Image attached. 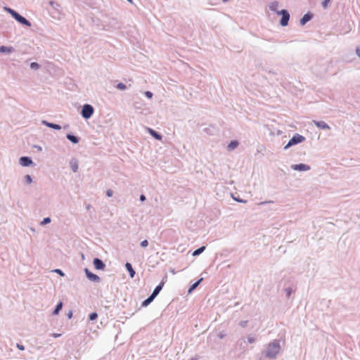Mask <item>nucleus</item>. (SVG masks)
I'll use <instances>...</instances> for the list:
<instances>
[{
  "label": "nucleus",
  "mask_w": 360,
  "mask_h": 360,
  "mask_svg": "<svg viewBox=\"0 0 360 360\" xmlns=\"http://www.w3.org/2000/svg\"><path fill=\"white\" fill-rule=\"evenodd\" d=\"M280 352V345L278 342H274L268 345L266 355L270 358H274Z\"/></svg>",
  "instance_id": "nucleus-1"
},
{
  "label": "nucleus",
  "mask_w": 360,
  "mask_h": 360,
  "mask_svg": "<svg viewBox=\"0 0 360 360\" xmlns=\"http://www.w3.org/2000/svg\"><path fill=\"white\" fill-rule=\"evenodd\" d=\"M304 139H305V138L303 136L300 135V134H296V135L292 136V138L289 141V142L284 147V148L287 149L289 147H290V146H293L295 144H297V143H302V141H304Z\"/></svg>",
  "instance_id": "nucleus-2"
},
{
  "label": "nucleus",
  "mask_w": 360,
  "mask_h": 360,
  "mask_svg": "<svg viewBox=\"0 0 360 360\" xmlns=\"http://www.w3.org/2000/svg\"><path fill=\"white\" fill-rule=\"evenodd\" d=\"M93 112H94V108L91 105H88V104L84 105L82 110V115L83 117L88 119L91 117V115H93Z\"/></svg>",
  "instance_id": "nucleus-3"
},
{
  "label": "nucleus",
  "mask_w": 360,
  "mask_h": 360,
  "mask_svg": "<svg viewBox=\"0 0 360 360\" xmlns=\"http://www.w3.org/2000/svg\"><path fill=\"white\" fill-rule=\"evenodd\" d=\"M279 14H281L282 17L281 19V25L282 26H286L288 23V20L290 18V15L288 12L286 10H282L281 12L278 13Z\"/></svg>",
  "instance_id": "nucleus-4"
},
{
  "label": "nucleus",
  "mask_w": 360,
  "mask_h": 360,
  "mask_svg": "<svg viewBox=\"0 0 360 360\" xmlns=\"http://www.w3.org/2000/svg\"><path fill=\"white\" fill-rule=\"evenodd\" d=\"M292 168L299 171H307L310 169V167L304 164L294 165L292 166Z\"/></svg>",
  "instance_id": "nucleus-5"
},
{
  "label": "nucleus",
  "mask_w": 360,
  "mask_h": 360,
  "mask_svg": "<svg viewBox=\"0 0 360 360\" xmlns=\"http://www.w3.org/2000/svg\"><path fill=\"white\" fill-rule=\"evenodd\" d=\"M94 265L96 269L102 270L105 268L104 263L98 258L94 259Z\"/></svg>",
  "instance_id": "nucleus-6"
},
{
  "label": "nucleus",
  "mask_w": 360,
  "mask_h": 360,
  "mask_svg": "<svg viewBox=\"0 0 360 360\" xmlns=\"http://www.w3.org/2000/svg\"><path fill=\"white\" fill-rule=\"evenodd\" d=\"M20 163L22 166H29L32 163V160L27 157H22L20 159Z\"/></svg>",
  "instance_id": "nucleus-7"
},
{
  "label": "nucleus",
  "mask_w": 360,
  "mask_h": 360,
  "mask_svg": "<svg viewBox=\"0 0 360 360\" xmlns=\"http://www.w3.org/2000/svg\"><path fill=\"white\" fill-rule=\"evenodd\" d=\"M85 272L89 279L94 281H98L99 280V277L97 275L90 272L87 269H85Z\"/></svg>",
  "instance_id": "nucleus-8"
},
{
  "label": "nucleus",
  "mask_w": 360,
  "mask_h": 360,
  "mask_svg": "<svg viewBox=\"0 0 360 360\" xmlns=\"http://www.w3.org/2000/svg\"><path fill=\"white\" fill-rule=\"evenodd\" d=\"M314 124H316V127H318L319 128H321V129H330V127L324 122L323 121H314Z\"/></svg>",
  "instance_id": "nucleus-9"
},
{
  "label": "nucleus",
  "mask_w": 360,
  "mask_h": 360,
  "mask_svg": "<svg viewBox=\"0 0 360 360\" xmlns=\"http://www.w3.org/2000/svg\"><path fill=\"white\" fill-rule=\"evenodd\" d=\"M125 267H126L127 270L129 271L130 277L134 278V275H135V271L132 268L131 264L129 262H127L125 264Z\"/></svg>",
  "instance_id": "nucleus-10"
},
{
  "label": "nucleus",
  "mask_w": 360,
  "mask_h": 360,
  "mask_svg": "<svg viewBox=\"0 0 360 360\" xmlns=\"http://www.w3.org/2000/svg\"><path fill=\"white\" fill-rule=\"evenodd\" d=\"M16 20L22 25H25L29 27L31 26L30 22L27 20H26L24 17L21 16L20 15H18Z\"/></svg>",
  "instance_id": "nucleus-11"
},
{
  "label": "nucleus",
  "mask_w": 360,
  "mask_h": 360,
  "mask_svg": "<svg viewBox=\"0 0 360 360\" xmlns=\"http://www.w3.org/2000/svg\"><path fill=\"white\" fill-rule=\"evenodd\" d=\"M312 18V15L309 13L305 14L300 20L301 25H304L306 22L309 21Z\"/></svg>",
  "instance_id": "nucleus-12"
},
{
  "label": "nucleus",
  "mask_w": 360,
  "mask_h": 360,
  "mask_svg": "<svg viewBox=\"0 0 360 360\" xmlns=\"http://www.w3.org/2000/svg\"><path fill=\"white\" fill-rule=\"evenodd\" d=\"M43 123L46 125L47 127H50V128H52V129H61V127L58 124H53V123H50V122H47L46 121H43Z\"/></svg>",
  "instance_id": "nucleus-13"
},
{
  "label": "nucleus",
  "mask_w": 360,
  "mask_h": 360,
  "mask_svg": "<svg viewBox=\"0 0 360 360\" xmlns=\"http://www.w3.org/2000/svg\"><path fill=\"white\" fill-rule=\"evenodd\" d=\"M163 286V283H161L160 285L155 287V290H153L151 295H153L154 297H155L158 293L160 292Z\"/></svg>",
  "instance_id": "nucleus-14"
},
{
  "label": "nucleus",
  "mask_w": 360,
  "mask_h": 360,
  "mask_svg": "<svg viewBox=\"0 0 360 360\" xmlns=\"http://www.w3.org/2000/svg\"><path fill=\"white\" fill-rule=\"evenodd\" d=\"M13 51V49L11 46H10V47L4 46H0V52L11 53Z\"/></svg>",
  "instance_id": "nucleus-15"
},
{
  "label": "nucleus",
  "mask_w": 360,
  "mask_h": 360,
  "mask_svg": "<svg viewBox=\"0 0 360 360\" xmlns=\"http://www.w3.org/2000/svg\"><path fill=\"white\" fill-rule=\"evenodd\" d=\"M150 134L156 139L158 140H161L162 139V136H160V134H158L156 131H155L154 130L151 129H148Z\"/></svg>",
  "instance_id": "nucleus-16"
},
{
  "label": "nucleus",
  "mask_w": 360,
  "mask_h": 360,
  "mask_svg": "<svg viewBox=\"0 0 360 360\" xmlns=\"http://www.w3.org/2000/svg\"><path fill=\"white\" fill-rule=\"evenodd\" d=\"M238 146V142L237 141H232L229 145H228V149L229 150H233Z\"/></svg>",
  "instance_id": "nucleus-17"
},
{
  "label": "nucleus",
  "mask_w": 360,
  "mask_h": 360,
  "mask_svg": "<svg viewBox=\"0 0 360 360\" xmlns=\"http://www.w3.org/2000/svg\"><path fill=\"white\" fill-rule=\"evenodd\" d=\"M154 298L155 297L153 295H150L148 298H147L146 300H144L142 302V306L143 307L148 306L154 300Z\"/></svg>",
  "instance_id": "nucleus-18"
},
{
  "label": "nucleus",
  "mask_w": 360,
  "mask_h": 360,
  "mask_svg": "<svg viewBox=\"0 0 360 360\" xmlns=\"http://www.w3.org/2000/svg\"><path fill=\"white\" fill-rule=\"evenodd\" d=\"M67 138L72 143H78L79 140L77 139V137L73 136V135H71V134H68L67 135Z\"/></svg>",
  "instance_id": "nucleus-19"
},
{
  "label": "nucleus",
  "mask_w": 360,
  "mask_h": 360,
  "mask_svg": "<svg viewBox=\"0 0 360 360\" xmlns=\"http://www.w3.org/2000/svg\"><path fill=\"white\" fill-rule=\"evenodd\" d=\"M62 307H63V303L60 302L57 304V306L53 311V314H56V315L58 314L59 311L61 310Z\"/></svg>",
  "instance_id": "nucleus-20"
},
{
  "label": "nucleus",
  "mask_w": 360,
  "mask_h": 360,
  "mask_svg": "<svg viewBox=\"0 0 360 360\" xmlns=\"http://www.w3.org/2000/svg\"><path fill=\"white\" fill-rule=\"evenodd\" d=\"M204 250H205V247H204V246H203V247H201V248H200L197 249L196 250H195V251L193 252V256L198 255H200V253H202V252L204 251Z\"/></svg>",
  "instance_id": "nucleus-21"
},
{
  "label": "nucleus",
  "mask_w": 360,
  "mask_h": 360,
  "mask_svg": "<svg viewBox=\"0 0 360 360\" xmlns=\"http://www.w3.org/2000/svg\"><path fill=\"white\" fill-rule=\"evenodd\" d=\"M202 278H200L199 281H197V282H195L194 284H193V285L191 286V288H190V289H189L188 292H191L192 290H193L195 288H197V286L200 284V283L202 281Z\"/></svg>",
  "instance_id": "nucleus-22"
},
{
  "label": "nucleus",
  "mask_w": 360,
  "mask_h": 360,
  "mask_svg": "<svg viewBox=\"0 0 360 360\" xmlns=\"http://www.w3.org/2000/svg\"><path fill=\"white\" fill-rule=\"evenodd\" d=\"M71 167L74 172H77L78 169V164L77 162H72L71 163Z\"/></svg>",
  "instance_id": "nucleus-23"
},
{
  "label": "nucleus",
  "mask_w": 360,
  "mask_h": 360,
  "mask_svg": "<svg viewBox=\"0 0 360 360\" xmlns=\"http://www.w3.org/2000/svg\"><path fill=\"white\" fill-rule=\"evenodd\" d=\"M98 317V314L96 313V312H94V313H91L90 315H89V319L91 321H94L95 319H96Z\"/></svg>",
  "instance_id": "nucleus-24"
},
{
  "label": "nucleus",
  "mask_w": 360,
  "mask_h": 360,
  "mask_svg": "<svg viewBox=\"0 0 360 360\" xmlns=\"http://www.w3.org/2000/svg\"><path fill=\"white\" fill-rule=\"evenodd\" d=\"M117 88L120 90H124L126 89V86L122 83H119L117 85Z\"/></svg>",
  "instance_id": "nucleus-25"
},
{
  "label": "nucleus",
  "mask_w": 360,
  "mask_h": 360,
  "mask_svg": "<svg viewBox=\"0 0 360 360\" xmlns=\"http://www.w3.org/2000/svg\"><path fill=\"white\" fill-rule=\"evenodd\" d=\"M30 67L32 69H38L39 65L38 63H35V62H33L30 64Z\"/></svg>",
  "instance_id": "nucleus-26"
},
{
  "label": "nucleus",
  "mask_w": 360,
  "mask_h": 360,
  "mask_svg": "<svg viewBox=\"0 0 360 360\" xmlns=\"http://www.w3.org/2000/svg\"><path fill=\"white\" fill-rule=\"evenodd\" d=\"M51 221V219L49 217L44 218V220L41 221V224L44 225Z\"/></svg>",
  "instance_id": "nucleus-27"
},
{
  "label": "nucleus",
  "mask_w": 360,
  "mask_h": 360,
  "mask_svg": "<svg viewBox=\"0 0 360 360\" xmlns=\"http://www.w3.org/2000/svg\"><path fill=\"white\" fill-rule=\"evenodd\" d=\"M330 0H323L322 3V6L324 8H326L328 7V5L329 4Z\"/></svg>",
  "instance_id": "nucleus-28"
},
{
  "label": "nucleus",
  "mask_w": 360,
  "mask_h": 360,
  "mask_svg": "<svg viewBox=\"0 0 360 360\" xmlns=\"http://www.w3.org/2000/svg\"><path fill=\"white\" fill-rule=\"evenodd\" d=\"M25 179H26V181H27V182L28 184H31V183H32V178H31V176H30L29 174H27V175L25 176Z\"/></svg>",
  "instance_id": "nucleus-29"
},
{
  "label": "nucleus",
  "mask_w": 360,
  "mask_h": 360,
  "mask_svg": "<svg viewBox=\"0 0 360 360\" xmlns=\"http://www.w3.org/2000/svg\"><path fill=\"white\" fill-rule=\"evenodd\" d=\"M148 240H143V241L141 243V247H143V248H145V247L148 246Z\"/></svg>",
  "instance_id": "nucleus-30"
},
{
  "label": "nucleus",
  "mask_w": 360,
  "mask_h": 360,
  "mask_svg": "<svg viewBox=\"0 0 360 360\" xmlns=\"http://www.w3.org/2000/svg\"><path fill=\"white\" fill-rule=\"evenodd\" d=\"M106 194H107L108 197H111L113 194V192L112 190L108 189L106 192Z\"/></svg>",
  "instance_id": "nucleus-31"
},
{
  "label": "nucleus",
  "mask_w": 360,
  "mask_h": 360,
  "mask_svg": "<svg viewBox=\"0 0 360 360\" xmlns=\"http://www.w3.org/2000/svg\"><path fill=\"white\" fill-rule=\"evenodd\" d=\"M145 94L149 98H152L153 96V94L150 91H146Z\"/></svg>",
  "instance_id": "nucleus-32"
},
{
  "label": "nucleus",
  "mask_w": 360,
  "mask_h": 360,
  "mask_svg": "<svg viewBox=\"0 0 360 360\" xmlns=\"http://www.w3.org/2000/svg\"><path fill=\"white\" fill-rule=\"evenodd\" d=\"M19 15L20 14H18L17 12L15 11V12H13V14L11 15L16 20Z\"/></svg>",
  "instance_id": "nucleus-33"
},
{
  "label": "nucleus",
  "mask_w": 360,
  "mask_h": 360,
  "mask_svg": "<svg viewBox=\"0 0 360 360\" xmlns=\"http://www.w3.org/2000/svg\"><path fill=\"white\" fill-rule=\"evenodd\" d=\"M11 15L13 14V12H15L14 10L11 9V8H5Z\"/></svg>",
  "instance_id": "nucleus-34"
},
{
  "label": "nucleus",
  "mask_w": 360,
  "mask_h": 360,
  "mask_svg": "<svg viewBox=\"0 0 360 360\" xmlns=\"http://www.w3.org/2000/svg\"><path fill=\"white\" fill-rule=\"evenodd\" d=\"M54 271H55V272H56V273H58V274H59L60 276H64V274H63V271H62L61 270H60V269H56Z\"/></svg>",
  "instance_id": "nucleus-35"
},
{
  "label": "nucleus",
  "mask_w": 360,
  "mask_h": 360,
  "mask_svg": "<svg viewBox=\"0 0 360 360\" xmlns=\"http://www.w3.org/2000/svg\"><path fill=\"white\" fill-rule=\"evenodd\" d=\"M17 347L20 349V350H24L25 349V347L23 345H20V344H18L17 345Z\"/></svg>",
  "instance_id": "nucleus-36"
},
{
  "label": "nucleus",
  "mask_w": 360,
  "mask_h": 360,
  "mask_svg": "<svg viewBox=\"0 0 360 360\" xmlns=\"http://www.w3.org/2000/svg\"><path fill=\"white\" fill-rule=\"evenodd\" d=\"M356 53L360 58V47L356 49Z\"/></svg>",
  "instance_id": "nucleus-37"
},
{
  "label": "nucleus",
  "mask_w": 360,
  "mask_h": 360,
  "mask_svg": "<svg viewBox=\"0 0 360 360\" xmlns=\"http://www.w3.org/2000/svg\"><path fill=\"white\" fill-rule=\"evenodd\" d=\"M60 335H61V334H60V333H53V334H52V336H53V338H58V337H60Z\"/></svg>",
  "instance_id": "nucleus-38"
},
{
  "label": "nucleus",
  "mask_w": 360,
  "mask_h": 360,
  "mask_svg": "<svg viewBox=\"0 0 360 360\" xmlns=\"http://www.w3.org/2000/svg\"><path fill=\"white\" fill-rule=\"evenodd\" d=\"M140 200H141V201H144V200H146V197H145V195H141L140 196Z\"/></svg>",
  "instance_id": "nucleus-39"
},
{
  "label": "nucleus",
  "mask_w": 360,
  "mask_h": 360,
  "mask_svg": "<svg viewBox=\"0 0 360 360\" xmlns=\"http://www.w3.org/2000/svg\"><path fill=\"white\" fill-rule=\"evenodd\" d=\"M255 341V339L253 338H248V342L250 343H252Z\"/></svg>",
  "instance_id": "nucleus-40"
},
{
  "label": "nucleus",
  "mask_w": 360,
  "mask_h": 360,
  "mask_svg": "<svg viewBox=\"0 0 360 360\" xmlns=\"http://www.w3.org/2000/svg\"><path fill=\"white\" fill-rule=\"evenodd\" d=\"M68 316H69V318H71L72 317V313L68 314Z\"/></svg>",
  "instance_id": "nucleus-41"
},
{
  "label": "nucleus",
  "mask_w": 360,
  "mask_h": 360,
  "mask_svg": "<svg viewBox=\"0 0 360 360\" xmlns=\"http://www.w3.org/2000/svg\"><path fill=\"white\" fill-rule=\"evenodd\" d=\"M129 2H132V0H128Z\"/></svg>",
  "instance_id": "nucleus-42"
},
{
  "label": "nucleus",
  "mask_w": 360,
  "mask_h": 360,
  "mask_svg": "<svg viewBox=\"0 0 360 360\" xmlns=\"http://www.w3.org/2000/svg\"><path fill=\"white\" fill-rule=\"evenodd\" d=\"M191 360H195V359H191Z\"/></svg>",
  "instance_id": "nucleus-43"
}]
</instances>
